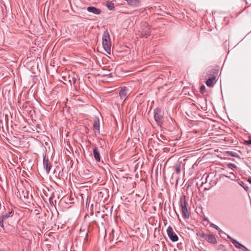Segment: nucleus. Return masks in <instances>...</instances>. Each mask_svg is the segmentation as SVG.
Listing matches in <instances>:
<instances>
[{
  "instance_id": "obj_1",
  "label": "nucleus",
  "mask_w": 251,
  "mask_h": 251,
  "mask_svg": "<svg viewBox=\"0 0 251 251\" xmlns=\"http://www.w3.org/2000/svg\"><path fill=\"white\" fill-rule=\"evenodd\" d=\"M102 46L105 51L108 54L111 52V41L110 35L108 31L106 30L104 31L102 35Z\"/></svg>"
},
{
  "instance_id": "obj_2",
  "label": "nucleus",
  "mask_w": 251,
  "mask_h": 251,
  "mask_svg": "<svg viewBox=\"0 0 251 251\" xmlns=\"http://www.w3.org/2000/svg\"><path fill=\"white\" fill-rule=\"evenodd\" d=\"M13 214V211L11 210L5 214L2 215L0 217V226L4 229V222L6 223L7 221L8 218L12 217Z\"/></svg>"
},
{
  "instance_id": "obj_3",
  "label": "nucleus",
  "mask_w": 251,
  "mask_h": 251,
  "mask_svg": "<svg viewBox=\"0 0 251 251\" xmlns=\"http://www.w3.org/2000/svg\"><path fill=\"white\" fill-rule=\"evenodd\" d=\"M167 232L168 237L172 242H176L178 241V237L171 226H169L167 228Z\"/></svg>"
},
{
  "instance_id": "obj_4",
  "label": "nucleus",
  "mask_w": 251,
  "mask_h": 251,
  "mask_svg": "<svg viewBox=\"0 0 251 251\" xmlns=\"http://www.w3.org/2000/svg\"><path fill=\"white\" fill-rule=\"evenodd\" d=\"M150 29L146 23L143 24L142 25V31H141V37L147 38L150 35Z\"/></svg>"
},
{
  "instance_id": "obj_5",
  "label": "nucleus",
  "mask_w": 251,
  "mask_h": 251,
  "mask_svg": "<svg viewBox=\"0 0 251 251\" xmlns=\"http://www.w3.org/2000/svg\"><path fill=\"white\" fill-rule=\"evenodd\" d=\"M154 118L158 125H161L163 122V117L160 114V110L156 109L154 111Z\"/></svg>"
},
{
  "instance_id": "obj_6",
  "label": "nucleus",
  "mask_w": 251,
  "mask_h": 251,
  "mask_svg": "<svg viewBox=\"0 0 251 251\" xmlns=\"http://www.w3.org/2000/svg\"><path fill=\"white\" fill-rule=\"evenodd\" d=\"M43 166L47 173H49L51 168V164L50 162L49 158L45 156L43 159Z\"/></svg>"
},
{
  "instance_id": "obj_7",
  "label": "nucleus",
  "mask_w": 251,
  "mask_h": 251,
  "mask_svg": "<svg viewBox=\"0 0 251 251\" xmlns=\"http://www.w3.org/2000/svg\"><path fill=\"white\" fill-rule=\"evenodd\" d=\"M93 155L96 161L98 162L100 161V152L97 147L94 146L93 148Z\"/></svg>"
},
{
  "instance_id": "obj_8",
  "label": "nucleus",
  "mask_w": 251,
  "mask_h": 251,
  "mask_svg": "<svg viewBox=\"0 0 251 251\" xmlns=\"http://www.w3.org/2000/svg\"><path fill=\"white\" fill-rule=\"evenodd\" d=\"M128 90L126 88H122L119 92V96L121 100H125L128 96Z\"/></svg>"
},
{
  "instance_id": "obj_9",
  "label": "nucleus",
  "mask_w": 251,
  "mask_h": 251,
  "mask_svg": "<svg viewBox=\"0 0 251 251\" xmlns=\"http://www.w3.org/2000/svg\"><path fill=\"white\" fill-rule=\"evenodd\" d=\"M226 205L228 210L231 212H234L235 211V204L233 201L230 199H227L226 200Z\"/></svg>"
},
{
  "instance_id": "obj_10",
  "label": "nucleus",
  "mask_w": 251,
  "mask_h": 251,
  "mask_svg": "<svg viewBox=\"0 0 251 251\" xmlns=\"http://www.w3.org/2000/svg\"><path fill=\"white\" fill-rule=\"evenodd\" d=\"M93 129L95 130V134L97 132L100 133V120L98 117H95L94 119Z\"/></svg>"
},
{
  "instance_id": "obj_11",
  "label": "nucleus",
  "mask_w": 251,
  "mask_h": 251,
  "mask_svg": "<svg viewBox=\"0 0 251 251\" xmlns=\"http://www.w3.org/2000/svg\"><path fill=\"white\" fill-rule=\"evenodd\" d=\"M188 198L185 196L182 195L180 198V206L181 208L187 207Z\"/></svg>"
},
{
  "instance_id": "obj_12",
  "label": "nucleus",
  "mask_w": 251,
  "mask_h": 251,
  "mask_svg": "<svg viewBox=\"0 0 251 251\" xmlns=\"http://www.w3.org/2000/svg\"><path fill=\"white\" fill-rule=\"evenodd\" d=\"M205 240L209 243L215 244L217 243V240L213 234H207Z\"/></svg>"
},
{
  "instance_id": "obj_13",
  "label": "nucleus",
  "mask_w": 251,
  "mask_h": 251,
  "mask_svg": "<svg viewBox=\"0 0 251 251\" xmlns=\"http://www.w3.org/2000/svg\"><path fill=\"white\" fill-rule=\"evenodd\" d=\"M87 10L89 12L99 15L101 13V10L94 6L88 7Z\"/></svg>"
},
{
  "instance_id": "obj_14",
  "label": "nucleus",
  "mask_w": 251,
  "mask_h": 251,
  "mask_svg": "<svg viewBox=\"0 0 251 251\" xmlns=\"http://www.w3.org/2000/svg\"><path fill=\"white\" fill-rule=\"evenodd\" d=\"M228 238L230 239V241L232 242V243L238 249H246L245 246L239 243L237 241L233 239V238H231L229 236H228Z\"/></svg>"
},
{
  "instance_id": "obj_15",
  "label": "nucleus",
  "mask_w": 251,
  "mask_h": 251,
  "mask_svg": "<svg viewBox=\"0 0 251 251\" xmlns=\"http://www.w3.org/2000/svg\"><path fill=\"white\" fill-rule=\"evenodd\" d=\"M216 81V76H212L209 78L206 81V84L208 87H211L213 86V84Z\"/></svg>"
},
{
  "instance_id": "obj_16",
  "label": "nucleus",
  "mask_w": 251,
  "mask_h": 251,
  "mask_svg": "<svg viewBox=\"0 0 251 251\" xmlns=\"http://www.w3.org/2000/svg\"><path fill=\"white\" fill-rule=\"evenodd\" d=\"M182 216L185 219H188L190 217V214L188 211L187 207L181 208Z\"/></svg>"
},
{
  "instance_id": "obj_17",
  "label": "nucleus",
  "mask_w": 251,
  "mask_h": 251,
  "mask_svg": "<svg viewBox=\"0 0 251 251\" xmlns=\"http://www.w3.org/2000/svg\"><path fill=\"white\" fill-rule=\"evenodd\" d=\"M197 235L205 239L207 234H205L203 231H199L197 233Z\"/></svg>"
},
{
  "instance_id": "obj_18",
  "label": "nucleus",
  "mask_w": 251,
  "mask_h": 251,
  "mask_svg": "<svg viewBox=\"0 0 251 251\" xmlns=\"http://www.w3.org/2000/svg\"><path fill=\"white\" fill-rule=\"evenodd\" d=\"M226 153L231 156L236 157H239L238 154L235 152L228 151L226 152Z\"/></svg>"
},
{
  "instance_id": "obj_19",
  "label": "nucleus",
  "mask_w": 251,
  "mask_h": 251,
  "mask_svg": "<svg viewBox=\"0 0 251 251\" xmlns=\"http://www.w3.org/2000/svg\"><path fill=\"white\" fill-rule=\"evenodd\" d=\"M181 165L180 164H177L175 166V172L177 174H178L180 172Z\"/></svg>"
},
{
  "instance_id": "obj_20",
  "label": "nucleus",
  "mask_w": 251,
  "mask_h": 251,
  "mask_svg": "<svg viewBox=\"0 0 251 251\" xmlns=\"http://www.w3.org/2000/svg\"><path fill=\"white\" fill-rule=\"evenodd\" d=\"M107 7L110 9V10H113L114 8V5L113 3L110 2L107 5Z\"/></svg>"
},
{
  "instance_id": "obj_21",
  "label": "nucleus",
  "mask_w": 251,
  "mask_h": 251,
  "mask_svg": "<svg viewBox=\"0 0 251 251\" xmlns=\"http://www.w3.org/2000/svg\"><path fill=\"white\" fill-rule=\"evenodd\" d=\"M205 87L204 85H202L200 87V92L201 94H203L205 92Z\"/></svg>"
},
{
  "instance_id": "obj_22",
  "label": "nucleus",
  "mask_w": 251,
  "mask_h": 251,
  "mask_svg": "<svg viewBox=\"0 0 251 251\" xmlns=\"http://www.w3.org/2000/svg\"><path fill=\"white\" fill-rule=\"evenodd\" d=\"M88 232H89L88 228H87L86 229V232L85 233V235H86V236H85V238L84 239V240L86 242L88 241Z\"/></svg>"
},
{
  "instance_id": "obj_23",
  "label": "nucleus",
  "mask_w": 251,
  "mask_h": 251,
  "mask_svg": "<svg viewBox=\"0 0 251 251\" xmlns=\"http://www.w3.org/2000/svg\"><path fill=\"white\" fill-rule=\"evenodd\" d=\"M210 73H217L218 71L215 69H212L211 71H208Z\"/></svg>"
},
{
  "instance_id": "obj_24",
  "label": "nucleus",
  "mask_w": 251,
  "mask_h": 251,
  "mask_svg": "<svg viewBox=\"0 0 251 251\" xmlns=\"http://www.w3.org/2000/svg\"><path fill=\"white\" fill-rule=\"evenodd\" d=\"M228 166H231V167H233L234 168H236L237 167L236 166L235 164H232V163L228 164Z\"/></svg>"
},
{
  "instance_id": "obj_25",
  "label": "nucleus",
  "mask_w": 251,
  "mask_h": 251,
  "mask_svg": "<svg viewBox=\"0 0 251 251\" xmlns=\"http://www.w3.org/2000/svg\"><path fill=\"white\" fill-rule=\"evenodd\" d=\"M212 226L217 230H219L220 229L218 226H217L216 225H215L214 224H212Z\"/></svg>"
},
{
  "instance_id": "obj_26",
  "label": "nucleus",
  "mask_w": 251,
  "mask_h": 251,
  "mask_svg": "<svg viewBox=\"0 0 251 251\" xmlns=\"http://www.w3.org/2000/svg\"><path fill=\"white\" fill-rule=\"evenodd\" d=\"M73 83L75 84L76 82V78H75V77H73Z\"/></svg>"
},
{
  "instance_id": "obj_27",
  "label": "nucleus",
  "mask_w": 251,
  "mask_h": 251,
  "mask_svg": "<svg viewBox=\"0 0 251 251\" xmlns=\"http://www.w3.org/2000/svg\"><path fill=\"white\" fill-rule=\"evenodd\" d=\"M100 214V211H97L96 213V216L97 217H98L99 216V214Z\"/></svg>"
},
{
  "instance_id": "obj_28",
  "label": "nucleus",
  "mask_w": 251,
  "mask_h": 251,
  "mask_svg": "<svg viewBox=\"0 0 251 251\" xmlns=\"http://www.w3.org/2000/svg\"><path fill=\"white\" fill-rule=\"evenodd\" d=\"M246 142L248 144H251V139L249 140L248 141H246Z\"/></svg>"
},
{
  "instance_id": "obj_29",
  "label": "nucleus",
  "mask_w": 251,
  "mask_h": 251,
  "mask_svg": "<svg viewBox=\"0 0 251 251\" xmlns=\"http://www.w3.org/2000/svg\"><path fill=\"white\" fill-rule=\"evenodd\" d=\"M248 181L250 182V183L251 184V177H250L249 178H248Z\"/></svg>"
},
{
  "instance_id": "obj_30",
  "label": "nucleus",
  "mask_w": 251,
  "mask_h": 251,
  "mask_svg": "<svg viewBox=\"0 0 251 251\" xmlns=\"http://www.w3.org/2000/svg\"><path fill=\"white\" fill-rule=\"evenodd\" d=\"M105 216H107V215H106V214H103V215L101 216V217H102V218H104Z\"/></svg>"
},
{
  "instance_id": "obj_31",
  "label": "nucleus",
  "mask_w": 251,
  "mask_h": 251,
  "mask_svg": "<svg viewBox=\"0 0 251 251\" xmlns=\"http://www.w3.org/2000/svg\"><path fill=\"white\" fill-rule=\"evenodd\" d=\"M80 231L81 232H82V228H81L80 229Z\"/></svg>"
}]
</instances>
